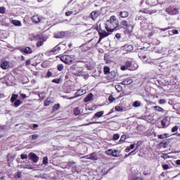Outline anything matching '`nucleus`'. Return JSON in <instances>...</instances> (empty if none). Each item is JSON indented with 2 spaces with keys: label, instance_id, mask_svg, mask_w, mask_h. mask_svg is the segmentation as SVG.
Wrapping results in <instances>:
<instances>
[{
  "label": "nucleus",
  "instance_id": "nucleus-43",
  "mask_svg": "<svg viewBox=\"0 0 180 180\" xmlns=\"http://www.w3.org/2000/svg\"><path fill=\"white\" fill-rule=\"evenodd\" d=\"M60 109V104H56L53 107V110L55 112V110H58Z\"/></svg>",
  "mask_w": 180,
  "mask_h": 180
},
{
  "label": "nucleus",
  "instance_id": "nucleus-61",
  "mask_svg": "<svg viewBox=\"0 0 180 180\" xmlns=\"http://www.w3.org/2000/svg\"><path fill=\"white\" fill-rule=\"evenodd\" d=\"M134 154H136V150H132L131 152H130L128 155H134Z\"/></svg>",
  "mask_w": 180,
  "mask_h": 180
},
{
  "label": "nucleus",
  "instance_id": "nucleus-12",
  "mask_svg": "<svg viewBox=\"0 0 180 180\" xmlns=\"http://www.w3.org/2000/svg\"><path fill=\"white\" fill-rule=\"evenodd\" d=\"M162 129H165V127H168L169 126V121L168 120V117H165L161 122Z\"/></svg>",
  "mask_w": 180,
  "mask_h": 180
},
{
  "label": "nucleus",
  "instance_id": "nucleus-45",
  "mask_svg": "<svg viewBox=\"0 0 180 180\" xmlns=\"http://www.w3.org/2000/svg\"><path fill=\"white\" fill-rule=\"evenodd\" d=\"M113 153V150L112 149H108V150L105 151V154H107V155H112Z\"/></svg>",
  "mask_w": 180,
  "mask_h": 180
},
{
  "label": "nucleus",
  "instance_id": "nucleus-52",
  "mask_svg": "<svg viewBox=\"0 0 180 180\" xmlns=\"http://www.w3.org/2000/svg\"><path fill=\"white\" fill-rule=\"evenodd\" d=\"M20 157H21V160H27V155H26V154H21Z\"/></svg>",
  "mask_w": 180,
  "mask_h": 180
},
{
  "label": "nucleus",
  "instance_id": "nucleus-25",
  "mask_svg": "<svg viewBox=\"0 0 180 180\" xmlns=\"http://www.w3.org/2000/svg\"><path fill=\"white\" fill-rule=\"evenodd\" d=\"M141 27L142 30H147L148 29V24L146 22H141Z\"/></svg>",
  "mask_w": 180,
  "mask_h": 180
},
{
  "label": "nucleus",
  "instance_id": "nucleus-7",
  "mask_svg": "<svg viewBox=\"0 0 180 180\" xmlns=\"http://www.w3.org/2000/svg\"><path fill=\"white\" fill-rule=\"evenodd\" d=\"M99 16H101V11H94L90 13L89 18L92 19V20H96V19H98V18H99Z\"/></svg>",
  "mask_w": 180,
  "mask_h": 180
},
{
  "label": "nucleus",
  "instance_id": "nucleus-31",
  "mask_svg": "<svg viewBox=\"0 0 180 180\" xmlns=\"http://www.w3.org/2000/svg\"><path fill=\"white\" fill-rule=\"evenodd\" d=\"M133 106H134V108H139V107L141 106V102L136 101L134 102Z\"/></svg>",
  "mask_w": 180,
  "mask_h": 180
},
{
  "label": "nucleus",
  "instance_id": "nucleus-37",
  "mask_svg": "<svg viewBox=\"0 0 180 180\" xmlns=\"http://www.w3.org/2000/svg\"><path fill=\"white\" fill-rule=\"evenodd\" d=\"M111 155L112 157H118L119 156V150H112V154Z\"/></svg>",
  "mask_w": 180,
  "mask_h": 180
},
{
  "label": "nucleus",
  "instance_id": "nucleus-3",
  "mask_svg": "<svg viewBox=\"0 0 180 180\" xmlns=\"http://www.w3.org/2000/svg\"><path fill=\"white\" fill-rule=\"evenodd\" d=\"M75 60V56L74 55H64L60 56V60L65 64H72V61Z\"/></svg>",
  "mask_w": 180,
  "mask_h": 180
},
{
  "label": "nucleus",
  "instance_id": "nucleus-59",
  "mask_svg": "<svg viewBox=\"0 0 180 180\" xmlns=\"http://www.w3.org/2000/svg\"><path fill=\"white\" fill-rule=\"evenodd\" d=\"M163 169H168L169 168V166L168 165H162Z\"/></svg>",
  "mask_w": 180,
  "mask_h": 180
},
{
  "label": "nucleus",
  "instance_id": "nucleus-46",
  "mask_svg": "<svg viewBox=\"0 0 180 180\" xmlns=\"http://www.w3.org/2000/svg\"><path fill=\"white\" fill-rule=\"evenodd\" d=\"M115 110H116V112H123V108H122V107L117 105L115 107Z\"/></svg>",
  "mask_w": 180,
  "mask_h": 180
},
{
  "label": "nucleus",
  "instance_id": "nucleus-44",
  "mask_svg": "<svg viewBox=\"0 0 180 180\" xmlns=\"http://www.w3.org/2000/svg\"><path fill=\"white\" fill-rule=\"evenodd\" d=\"M85 67L87 68V70H92V68H94V65H92L91 63L86 64Z\"/></svg>",
  "mask_w": 180,
  "mask_h": 180
},
{
  "label": "nucleus",
  "instance_id": "nucleus-13",
  "mask_svg": "<svg viewBox=\"0 0 180 180\" xmlns=\"http://www.w3.org/2000/svg\"><path fill=\"white\" fill-rule=\"evenodd\" d=\"M1 68L2 70H8L9 68V62L8 61H2L0 65Z\"/></svg>",
  "mask_w": 180,
  "mask_h": 180
},
{
  "label": "nucleus",
  "instance_id": "nucleus-10",
  "mask_svg": "<svg viewBox=\"0 0 180 180\" xmlns=\"http://www.w3.org/2000/svg\"><path fill=\"white\" fill-rule=\"evenodd\" d=\"M28 157L35 164L39 161V156H37L34 153H30Z\"/></svg>",
  "mask_w": 180,
  "mask_h": 180
},
{
  "label": "nucleus",
  "instance_id": "nucleus-62",
  "mask_svg": "<svg viewBox=\"0 0 180 180\" xmlns=\"http://www.w3.org/2000/svg\"><path fill=\"white\" fill-rule=\"evenodd\" d=\"M21 98H22V99H26V98H27V96H26V94H21Z\"/></svg>",
  "mask_w": 180,
  "mask_h": 180
},
{
  "label": "nucleus",
  "instance_id": "nucleus-41",
  "mask_svg": "<svg viewBox=\"0 0 180 180\" xmlns=\"http://www.w3.org/2000/svg\"><path fill=\"white\" fill-rule=\"evenodd\" d=\"M167 136H168V134H160V135H158V139H167Z\"/></svg>",
  "mask_w": 180,
  "mask_h": 180
},
{
  "label": "nucleus",
  "instance_id": "nucleus-55",
  "mask_svg": "<svg viewBox=\"0 0 180 180\" xmlns=\"http://www.w3.org/2000/svg\"><path fill=\"white\" fill-rule=\"evenodd\" d=\"M69 167H75V162H68Z\"/></svg>",
  "mask_w": 180,
  "mask_h": 180
},
{
  "label": "nucleus",
  "instance_id": "nucleus-47",
  "mask_svg": "<svg viewBox=\"0 0 180 180\" xmlns=\"http://www.w3.org/2000/svg\"><path fill=\"white\" fill-rule=\"evenodd\" d=\"M178 129H179V127H178V126H174V127L172 129V133H175L176 131H178Z\"/></svg>",
  "mask_w": 180,
  "mask_h": 180
},
{
  "label": "nucleus",
  "instance_id": "nucleus-33",
  "mask_svg": "<svg viewBox=\"0 0 180 180\" xmlns=\"http://www.w3.org/2000/svg\"><path fill=\"white\" fill-rule=\"evenodd\" d=\"M154 110H156L157 112H164V109L160 106H155L153 107Z\"/></svg>",
  "mask_w": 180,
  "mask_h": 180
},
{
  "label": "nucleus",
  "instance_id": "nucleus-8",
  "mask_svg": "<svg viewBox=\"0 0 180 180\" xmlns=\"http://www.w3.org/2000/svg\"><path fill=\"white\" fill-rule=\"evenodd\" d=\"M62 49H63V50H65V44L60 43L56 46L53 48L51 51L52 53H56V51H60V50H61Z\"/></svg>",
  "mask_w": 180,
  "mask_h": 180
},
{
  "label": "nucleus",
  "instance_id": "nucleus-51",
  "mask_svg": "<svg viewBox=\"0 0 180 180\" xmlns=\"http://www.w3.org/2000/svg\"><path fill=\"white\" fill-rule=\"evenodd\" d=\"M108 101L110 102H115V98H113V96L110 95L109 97H108Z\"/></svg>",
  "mask_w": 180,
  "mask_h": 180
},
{
  "label": "nucleus",
  "instance_id": "nucleus-58",
  "mask_svg": "<svg viewBox=\"0 0 180 180\" xmlns=\"http://www.w3.org/2000/svg\"><path fill=\"white\" fill-rule=\"evenodd\" d=\"M51 75H53V73H51V72L49 71L46 74V78H50V77H51Z\"/></svg>",
  "mask_w": 180,
  "mask_h": 180
},
{
  "label": "nucleus",
  "instance_id": "nucleus-19",
  "mask_svg": "<svg viewBox=\"0 0 180 180\" xmlns=\"http://www.w3.org/2000/svg\"><path fill=\"white\" fill-rule=\"evenodd\" d=\"M84 158H86V160H93L94 161L97 160L96 154L91 153L89 155L84 156Z\"/></svg>",
  "mask_w": 180,
  "mask_h": 180
},
{
  "label": "nucleus",
  "instance_id": "nucleus-50",
  "mask_svg": "<svg viewBox=\"0 0 180 180\" xmlns=\"http://www.w3.org/2000/svg\"><path fill=\"white\" fill-rule=\"evenodd\" d=\"M120 136L118 134H115L113 135V140H119Z\"/></svg>",
  "mask_w": 180,
  "mask_h": 180
},
{
  "label": "nucleus",
  "instance_id": "nucleus-11",
  "mask_svg": "<svg viewBox=\"0 0 180 180\" xmlns=\"http://www.w3.org/2000/svg\"><path fill=\"white\" fill-rule=\"evenodd\" d=\"M20 51H22V53H24V54H32V53H33V50L29 46L21 49Z\"/></svg>",
  "mask_w": 180,
  "mask_h": 180
},
{
  "label": "nucleus",
  "instance_id": "nucleus-24",
  "mask_svg": "<svg viewBox=\"0 0 180 180\" xmlns=\"http://www.w3.org/2000/svg\"><path fill=\"white\" fill-rule=\"evenodd\" d=\"M123 49H124V50H125V51H128V52L133 51V49H134V48L131 45H124L123 46Z\"/></svg>",
  "mask_w": 180,
  "mask_h": 180
},
{
  "label": "nucleus",
  "instance_id": "nucleus-30",
  "mask_svg": "<svg viewBox=\"0 0 180 180\" xmlns=\"http://www.w3.org/2000/svg\"><path fill=\"white\" fill-rule=\"evenodd\" d=\"M115 88L117 92H122L123 88L120 86V84H117L115 86Z\"/></svg>",
  "mask_w": 180,
  "mask_h": 180
},
{
  "label": "nucleus",
  "instance_id": "nucleus-56",
  "mask_svg": "<svg viewBox=\"0 0 180 180\" xmlns=\"http://www.w3.org/2000/svg\"><path fill=\"white\" fill-rule=\"evenodd\" d=\"M5 7H0V13H5Z\"/></svg>",
  "mask_w": 180,
  "mask_h": 180
},
{
  "label": "nucleus",
  "instance_id": "nucleus-20",
  "mask_svg": "<svg viewBox=\"0 0 180 180\" xmlns=\"http://www.w3.org/2000/svg\"><path fill=\"white\" fill-rule=\"evenodd\" d=\"M94 99V94L91 93L89 94L84 100V102H91Z\"/></svg>",
  "mask_w": 180,
  "mask_h": 180
},
{
  "label": "nucleus",
  "instance_id": "nucleus-63",
  "mask_svg": "<svg viewBox=\"0 0 180 180\" xmlns=\"http://www.w3.org/2000/svg\"><path fill=\"white\" fill-rule=\"evenodd\" d=\"M162 158H164V160H167V158H168V155L165 154L162 156H161Z\"/></svg>",
  "mask_w": 180,
  "mask_h": 180
},
{
  "label": "nucleus",
  "instance_id": "nucleus-15",
  "mask_svg": "<svg viewBox=\"0 0 180 180\" xmlns=\"http://www.w3.org/2000/svg\"><path fill=\"white\" fill-rule=\"evenodd\" d=\"M65 36V32H58L54 34V37L56 39H63Z\"/></svg>",
  "mask_w": 180,
  "mask_h": 180
},
{
  "label": "nucleus",
  "instance_id": "nucleus-40",
  "mask_svg": "<svg viewBox=\"0 0 180 180\" xmlns=\"http://www.w3.org/2000/svg\"><path fill=\"white\" fill-rule=\"evenodd\" d=\"M57 69L58 71H63V70H64V65L63 64H59L57 66Z\"/></svg>",
  "mask_w": 180,
  "mask_h": 180
},
{
  "label": "nucleus",
  "instance_id": "nucleus-53",
  "mask_svg": "<svg viewBox=\"0 0 180 180\" xmlns=\"http://www.w3.org/2000/svg\"><path fill=\"white\" fill-rule=\"evenodd\" d=\"M33 140H37L39 139V135L34 134L32 136Z\"/></svg>",
  "mask_w": 180,
  "mask_h": 180
},
{
  "label": "nucleus",
  "instance_id": "nucleus-48",
  "mask_svg": "<svg viewBox=\"0 0 180 180\" xmlns=\"http://www.w3.org/2000/svg\"><path fill=\"white\" fill-rule=\"evenodd\" d=\"M44 44V42L43 41H39L37 43V47H41Z\"/></svg>",
  "mask_w": 180,
  "mask_h": 180
},
{
  "label": "nucleus",
  "instance_id": "nucleus-16",
  "mask_svg": "<svg viewBox=\"0 0 180 180\" xmlns=\"http://www.w3.org/2000/svg\"><path fill=\"white\" fill-rule=\"evenodd\" d=\"M146 5H148V6H155L157 5L158 1L157 0H146Z\"/></svg>",
  "mask_w": 180,
  "mask_h": 180
},
{
  "label": "nucleus",
  "instance_id": "nucleus-4",
  "mask_svg": "<svg viewBox=\"0 0 180 180\" xmlns=\"http://www.w3.org/2000/svg\"><path fill=\"white\" fill-rule=\"evenodd\" d=\"M126 67H127L128 69H129L131 71H136L137 68H139V65L136 63V62L133 60H127L125 63Z\"/></svg>",
  "mask_w": 180,
  "mask_h": 180
},
{
  "label": "nucleus",
  "instance_id": "nucleus-26",
  "mask_svg": "<svg viewBox=\"0 0 180 180\" xmlns=\"http://www.w3.org/2000/svg\"><path fill=\"white\" fill-rule=\"evenodd\" d=\"M19 97V96L18 94H12L11 96V103H13V102L18 101V98Z\"/></svg>",
  "mask_w": 180,
  "mask_h": 180
},
{
  "label": "nucleus",
  "instance_id": "nucleus-64",
  "mask_svg": "<svg viewBox=\"0 0 180 180\" xmlns=\"http://www.w3.org/2000/svg\"><path fill=\"white\" fill-rule=\"evenodd\" d=\"M176 165H180V160H177L176 161Z\"/></svg>",
  "mask_w": 180,
  "mask_h": 180
},
{
  "label": "nucleus",
  "instance_id": "nucleus-57",
  "mask_svg": "<svg viewBox=\"0 0 180 180\" xmlns=\"http://www.w3.org/2000/svg\"><path fill=\"white\" fill-rule=\"evenodd\" d=\"M127 68H127L126 66V64H125V65H123V66L121 67L122 71H126V70H127Z\"/></svg>",
  "mask_w": 180,
  "mask_h": 180
},
{
  "label": "nucleus",
  "instance_id": "nucleus-23",
  "mask_svg": "<svg viewBox=\"0 0 180 180\" xmlns=\"http://www.w3.org/2000/svg\"><path fill=\"white\" fill-rule=\"evenodd\" d=\"M120 16L122 19H126V18L129 17V12H127V11H121V12H120Z\"/></svg>",
  "mask_w": 180,
  "mask_h": 180
},
{
  "label": "nucleus",
  "instance_id": "nucleus-14",
  "mask_svg": "<svg viewBox=\"0 0 180 180\" xmlns=\"http://www.w3.org/2000/svg\"><path fill=\"white\" fill-rule=\"evenodd\" d=\"M98 32L99 34V36L101 37H103V39H104V37H108V36L109 35V32H106V31H103L102 30H98Z\"/></svg>",
  "mask_w": 180,
  "mask_h": 180
},
{
  "label": "nucleus",
  "instance_id": "nucleus-22",
  "mask_svg": "<svg viewBox=\"0 0 180 180\" xmlns=\"http://www.w3.org/2000/svg\"><path fill=\"white\" fill-rule=\"evenodd\" d=\"M121 84L122 85H130L131 84H133V80L128 78L122 82Z\"/></svg>",
  "mask_w": 180,
  "mask_h": 180
},
{
  "label": "nucleus",
  "instance_id": "nucleus-38",
  "mask_svg": "<svg viewBox=\"0 0 180 180\" xmlns=\"http://www.w3.org/2000/svg\"><path fill=\"white\" fill-rule=\"evenodd\" d=\"M43 164L44 165H47V164H49V158L46 156L44 157L43 158Z\"/></svg>",
  "mask_w": 180,
  "mask_h": 180
},
{
  "label": "nucleus",
  "instance_id": "nucleus-18",
  "mask_svg": "<svg viewBox=\"0 0 180 180\" xmlns=\"http://www.w3.org/2000/svg\"><path fill=\"white\" fill-rule=\"evenodd\" d=\"M105 114L104 111H100V112H97L92 118V120H94V119H99V117H102V116H103V115Z\"/></svg>",
  "mask_w": 180,
  "mask_h": 180
},
{
  "label": "nucleus",
  "instance_id": "nucleus-35",
  "mask_svg": "<svg viewBox=\"0 0 180 180\" xmlns=\"http://www.w3.org/2000/svg\"><path fill=\"white\" fill-rule=\"evenodd\" d=\"M22 167L25 169H33V167L32 165H23Z\"/></svg>",
  "mask_w": 180,
  "mask_h": 180
},
{
  "label": "nucleus",
  "instance_id": "nucleus-36",
  "mask_svg": "<svg viewBox=\"0 0 180 180\" xmlns=\"http://www.w3.org/2000/svg\"><path fill=\"white\" fill-rule=\"evenodd\" d=\"M74 113H75V116H78V115H79V113H81V110H79V108H75Z\"/></svg>",
  "mask_w": 180,
  "mask_h": 180
},
{
  "label": "nucleus",
  "instance_id": "nucleus-39",
  "mask_svg": "<svg viewBox=\"0 0 180 180\" xmlns=\"http://www.w3.org/2000/svg\"><path fill=\"white\" fill-rule=\"evenodd\" d=\"M110 77H111L112 79L115 78L116 77V72L115 71H111L110 73Z\"/></svg>",
  "mask_w": 180,
  "mask_h": 180
},
{
  "label": "nucleus",
  "instance_id": "nucleus-5",
  "mask_svg": "<svg viewBox=\"0 0 180 180\" xmlns=\"http://www.w3.org/2000/svg\"><path fill=\"white\" fill-rule=\"evenodd\" d=\"M70 70L73 75H76L77 77H81V75H84V74H85V72H82V70H81L79 68L75 65H72L70 68Z\"/></svg>",
  "mask_w": 180,
  "mask_h": 180
},
{
  "label": "nucleus",
  "instance_id": "nucleus-34",
  "mask_svg": "<svg viewBox=\"0 0 180 180\" xmlns=\"http://www.w3.org/2000/svg\"><path fill=\"white\" fill-rule=\"evenodd\" d=\"M148 64H153L154 65H158V59L153 60L152 61L148 62Z\"/></svg>",
  "mask_w": 180,
  "mask_h": 180
},
{
  "label": "nucleus",
  "instance_id": "nucleus-1",
  "mask_svg": "<svg viewBox=\"0 0 180 180\" xmlns=\"http://www.w3.org/2000/svg\"><path fill=\"white\" fill-rule=\"evenodd\" d=\"M117 27H119V20H117L116 16L112 15L106 21L105 30L107 32H110L112 33V32H115Z\"/></svg>",
  "mask_w": 180,
  "mask_h": 180
},
{
  "label": "nucleus",
  "instance_id": "nucleus-6",
  "mask_svg": "<svg viewBox=\"0 0 180 180\" xmlns=\"http://www.w3.org/2000/svg\"><path fill=\"white\" fill-rule=\"evenodd\" d=\"M166 12L169 15H179V8L175 6H170L166 8Z\"/></svg>",
  "mask_w": 180,
  "mask_h": 180
},
{
  "label": "nucleus",
  "instance_id": "nucleus-60",
  "mask_svg": "<svg viewBox=\"0 0 180 180\" xmlns=\"http://www.w3.org/2000/svg\"><path fill=\"white\" fill-rule=\"evenodd\" d=\"M126 140V135H122L120 138L121 141H124Z\"/></svg>",
  "mask_w": 180,
  "mask_h": 180
},
{
  "label": "nucleus",
  "instance_id": "nucleus-54",
  "mask_svg": "<svg viewBox=\"0 0 180 180\" xmlns=\"http://www.w3.org/2000/svg\"><path fill=\"white\" fill-rule=\"evenodd\" d=\"M159 103H160V105H164L165 103H167V101L161 99L160 100Z\"/></svg>",
  "mask_w": 180,
  "mask_h": 180
},
{
  "label": "nucleus",
  "instance_id": "nucleus-42",
  "mask_svg": "<svg viewBox=\"0 0 180 180\" xmlns=\"http://www.w3.org/2000/svg\"><path fill=\"white\" fill-rule=\"evenodd\" d=\"M61 79H54L52 80V82H53V84H60L61 82Z\"/></svg>",
  "mask_w": 180,
  "mask_h": 180
},
{
  "label": "nucleus",
  "instance_id": "nucleus-28",
  "mask_svg": "<svg viewBox=\"0 0 180 180\" xmlns=\"http://www.w3.org/2000/svg\"><path fill=\"white\" fill-rule=\"evenodd\" d=\"M11 23L14 25V26H22V22H20L19 20H13Z\"/></svg>",
  "mask_w": 180,
  "mask_h": 180
},
{
  "label": "nucleus",
  "instance_id": "nucleus-17",
  "mask_svg": "<svg viewBox=\"0 0 180 180\" xmlns=\"http://www.w3.org/2000/svg\"><path fill=\"white\" fill-rule=\"evenodd\" d=\"M41 20V17L39 16V15H35L32 18V21L33 23H39Z\"/></svg>",
  "mask_w": 180,
  "mask_h": 180
},
{
  "label": "nucleus",
  "instance_id": "nucleus-21",
  "mask_svg": "<svg viewBox=\"0 0 180 180\" xmlns=\"http://www.w3.org/2000/svg\"><path fill=\"white\" fill-rule=\"evenodd\" d=\"M20 105H22V101L20 100H17L13 103H11V106H13L14 108H19Z\"/></svg>",
  "mask_w": 180,
  "mask_h": 180
},
{
  "label": "nucleus",
  "instance_id": "nucleus-49",
  "mask_svg": "<svg viewBox=\"0 0 180 180\" xmlns=\"http://www.w3.org/2000/svg\"><path fill=\"white\" fill-rule=\"evenodd\" d=\"M72 13H74V9H72V11H67L65 13V15H66V16H71V15H72Z\"/></svg>",
  "mask_w": 180,
  "mask_h": 180
},
{
  "label": "nucleus",
  "instance_id": "nucleus-29",
  "mask_svg": "<svg viewBox=\"0 0 180 180\" xmlns=\"http://www.w3.org/2000/svg\"><path fill=\"white\" fill-rule=\"evenodd\" d=\"M104 74L105 75H108V74H110V68L108 66H105L103 68Z\"/></svg>",
  "mask_w": 180,
  "mask_h": 180
},
{
  "label": "nucleus",
  "instance_id": "nucleus-2",
  "mask_svg": "<svg viewBox=\"0 0 180 180\" xmlns=\"http://www.w3.org/2000/svg\"><path fill=\"white\" fill-rule=\"evenodd\" d=\"M120 25L122 26V29L127 32H133V29H134V24H133V20H131V18L122 20L120 22Z\"/></svg>",
  "mask_w": 180,
  "mask_h": 180
},
{
  "label": "nucleus",
  "instance_id": "nucleus-27",
  "mask_svg": "<svg viewBox=\"0 0 180 180\" xmlns=\"http://www.w3.org/2000/svg\"><path fill=\"white\" fill-rule=\"evenodd\" d=\"M53 101H51V98H48L44 101V106H50V105L52 103Z\"/></svg>",
  "mask_w": 180,
  "mask_h": 180
},
{
  "label": "nucleus",
  "instance_id": "nucleus-9",
  "mask_svg": "<svg viewBox=\"0 0 180 180\" xmlns=\"http://www.w3.org/2000/svg\"><path fill=\"white\" fill-rule=\"evenodd\" d=\"M86 94V90L84 89H79L77 91L75 94V96L72 97L71 99H74V98H78L79 96H82V95H85Z\"/></svg>",
  "mask_w": 180,
  "mask_h": 180
},
{
  "label": "nucleus",
  "instance_id": "nucleus-32",
  "mask_svg": "<svg viewBox=\"0 0 180 180\" xmlns=\"http://www.w3.org/2000/svg\"><path fill=\"white\" fill-rule=\"evenodd\" d=\"M136 147V144H131L129 147L126 148V153H129L131 150H133Z\"/></svg>",
  "mask_w": 180,
  "mask_h": 180
}]
</instances>
